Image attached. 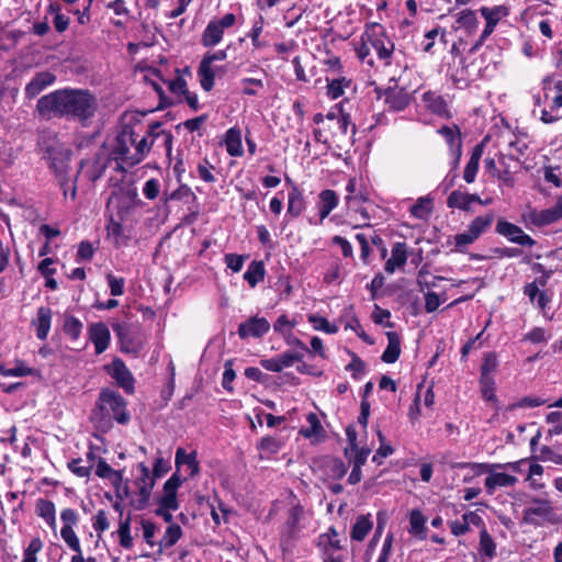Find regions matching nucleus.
Instances as JSON below:
<instances>
[{
    "label": "nucleus",
    "instance_id": "obj_1",
    "mask_svg": "<svg viewBox=\"0 0 562 562\" xmlns=\"http://www.w3.org/2000/svg\"><path fill=\"white\" fill-rule=\"evenodd\" d=\"M36 110L45 119L67 117L86 125L95 115L98 101L88 90L66 88L42 97Z\"/></svg>",
    "mask_w": 562,
    "mask_h": 562
},
{
    "label": "nucleus",
    "instance_id": "obj_2",
    "mask_svg": "<svg viewBox=\"0 0 562 562\" xmlns=\"http://www.w3.org/2000/svg\"><path fill=\"white\" fill-rule=\"evenodd\" d=\"M154 130L155 127L148 132L147 136L138 139L132 127L124 126L115 139L111 153L113 159L130 167L139 164L150 149L153 140L148 142V138L154 134Z\"/></svg>",
    "mask_w": 562,
    "mask_h": 562
},
{
    "label": "nucleus",
    "instance_id": "obj_3",
    "mask_svg": "<svg viewBox=\"0 0 562 562\" xmlns=\"http://www.w3.org/2000/svg\"><path fill=\"white\" fill-rule=\"evenodd\" d=\"M91 419L97 423L99 427H109L111 419L122 425L127 424L130 414L126 409L125 400L113 390H102L95 409L91 414Z\"/></svg>",
    "mask_w": 562,
    "mask_h": 562
},
{
    "label": "nucleus",
    "instance_id": "obj_4",
    "mask_svg": "<svg viewBox=\"0 0 562 562\" xmlns=\"http://www.w3.org/2000/svg\"><path fill=\"white\" fill-rule=\"evenodd\" d=\"M561 520L548 499L535 497L522 510L521 522L533 527H543L547 524L558 525Z\"/></svg>",
    "mask_w": 562,
    "mask_h": 562
},
{
    "label": "nucleus",
    "instance_id": "obj_5",
    "mask_svg": "<svg viewBox=\"0 0 562 562\" xmlns=\"http://www.w3.org/2000/svg\"><path fill=\"white\" fill-rule=\"evenodd\" d=\"M362 40L369 43L375 50L380 60L385 65L390 64V58L394 50L393 42L386 36L384 27L379 23H371L366 26Z\"/></svg>",
    "mask_w": 562,
    "mask_h": 562
},
{
    "label": "nucleus",
    "instance_id": "obj_6",
    "mask_svg": "<svg viewBox=\"0 0 562 562\" xmlns=\"http://www.w3.org/2000/svg\"><path fill=\"white\" fill-rule=\"evenodd\" d=\"M121 350L126 353H138L144 346L145 337L138 325L120 323L113 326Z\"/></svg>",
    "mask_w": 562,
    "mask_h": 562
},
{
    "label": "nucleus",
    "instance_id": "obj_7",
    "mask_svg": "<svg viewBox=\"0 0 562 562\" xmlns=\"http://www.w3.org/2000/svg\"><path fill=\"white\" fill-rule=\"evenodd\" d=\"M479 11L482 18L485 20V26L480 37L471 46L470 53L476 52L488 38V36L495 31V27L499 21L509 15V8L504 4L494 7H481Z\"/></svg>",
    "mask_w": 562,
    "mask_h": 562
},
{
    "label": "nucleus",
    "instance_id": "obj_8",
    "mask_svg": "<svg viewBox=\"0 0 562 562\" xmlns=\"http://www.w3.org/2000/svg\"><path fill=\"white\" fill-rule=\"evenodd\" d=\"M526 225L538 227L552 224L562 218V195L558 198L553 206L544 210L531 209L522 215Z\"/></svg>",
    "mask_w": 562,
    "mask_h": 562
},
{
    "label": "nucleus",
    "instance_id": "obj_9",
    "mask_svg": "<svg viewBox=\"0 0 562 562\" xmlns=\"http://www.w3.org/2000/svg\"><path fill=\"white\" fill-rule=\"evenodd\" d=\"M235 21L236 18L233 13H227L220 20L210 21L202 34V44L205 47L217 45L223 38L224 31L232 27Z\"/></svg>",
    "mask_w": 562,
    "mask_h": 562
},
{
    "label": "nucleus",
    "instance_id": "obj_10",
    "mask_svg": "<svg viewBox=\"0 0 562 562\" xmlns=\"http://www.w3.org/2000/svg\"><path fill=\"white\" fill-rule=\"evenodd\" d=\"M482 468L485 469L487 474L484 481V486L490 495L494 494L497 487H510L516 485L518 482L516 476L498 471L504 470L502 463H495Z\"/></svg>",
    "mask_w": 562,
    "mask_h": 562
},
{
    "label": "nucleus",
    "instance_id": "obj_11",
    "mask_svg": "<svg viewBox=\"0 0 562 562\" xmlns=\"http://www.w3.org/2000/svg\"><path fill=\"white\" fill-rule=\"evenodd\" d=\"M496 232L506 237L510 243L520 246L532 247L536 241L528 234H526L518 225H515L505 220H498L496 224Z\"/></svg>",
    "mask_w": 562,
    "mask_h": 562
},
{
    "label": "nucleus",
    "instance_id": "obj_12",
    "mask_svg": "<svg viewBox=\"0 0 562 562\" xmlns=\"http://www.w3.org/2000/svg\"><path fill=\"white\" fill-rule=\"evenodd\" d=\"M186 479H181L179 474L173 473L164 484V493L158 498V507L177 510L179 502L177 499V491Z\"/></svg>",
    "mask_w": 562,
    "mask_h": 562
},
{
    "label": "nucleus",
    "instance_id": "obj_13",
    "mask_svg": "<svg viewBox=\"0 0 562 562\" xmlns=\"http://www.w3.org/2000/svg\"><path fill=\"white\" fill-rule=\"evenodd\" d=\"M137 469L139 475L135 480V485L138 488L140 507H144L150 498L156 479L150 474V470L145 463H139Z\"/></svg>",
    "mask_w": 562,
    "mask_h": 562
},
{
    "label": "nucleus",
    "instance_id": "obj_14",
    "mask_svg": "<svg viewBox=\"0 0 562 562\" xmlns=\"http://www.w3.org/2000/svg\"><path fill=\"white\" fill-rule=\"evenodd\" d=\"M270 329V323L265 317H250L238 327V335L241 339L260 338Z\"/></svg>",
    "mask_w": 562,
    "mask_h": 562
},
{
    "label": "nucleus",
    "instance_id": "obj_15",
    "mask_svg": "<svg viewBox=\"0 0 562 562\" xmlns=\"http://www.w3.org/2000/svg\"><path fill=\"white\" fill-rule=\"evenodd\" d=\"M303 355L293 351H284L273 358L262 359L260 364L263 369L271 372H281L283 369L291 368L295 362L301 361Z\"/></svg>",
    "mask_w": 562,
    "mask_h": 562
},
{
    "label": "nucleus",
    "instance_id": "obj_16",
    "mask_svg": "<svg viewBox=\"0 0 562 562\" xmlns=\"http://www.w3.org/2000/svg\"><path fill=\"white\" fill-rule=\"evenodd\" d=\"M108 372L125 392H134V378L121 359H114L108 366Z\"/></svg>",
    "mask_w": 562,
    "mask_h": 562
},
{
    "label": "nucleus",
    "instance_id": "obj_17",
    "mask_svg": "<svg viewBox=\"0 0 562 562\" xmlns=\"http://www.w3.org/2000/svg\"><path fill=\"white\" fill-rule=\"evenodd\" d=\"M379 98L383 99L389 110L395 112L405 110L411 103L409 93L402 88H389Z\"/></svg>",
    "mask_w": 562,
    "mask_h": 562
},
{
    "label": "nucleus",
    "instance_id": "obj_18",
    "mask_svg": "<svg viewBox=\"0 0 562 562\" xmlns=\"http://www.w3.org/2000/svg\"><path fill=\"white\" fill-rule=\"evenodd\" d=\"M44 158L47 160L49 167L55 171L58 178L67 176L66 172L69 161L68 150L59 146H53L46 149Z\"/></svg>",
    "mask_w": 562,
    "mask_h": 562
},
{
    "label": "nucleus",
    "instance_id": "obj_19",
    "mask_svg": "<svg viewBox=\"0 0 562 562\" xmlns=\"http://www.w3.org/2000/svg\"><path fill=\"white\" fill-rule=\"evenodd\" d=\"M44 158L47 160L49 167L55 171L58 178L67 176L66 172L69 161L68 150L59 146H53L46 149Z\"/></svg>",
    "mask_w": 562,
    "mask_h": 562
},
{
    "label": "nucleus",
    "instance_id": "obj_20",
    "mask_svg": "<svg viewBox=\"0 0 562 562\" xmlns=\"http://www.w3.org/2000/svg\"><path fill=\"white\" fill-rule=\"evenodd\" d=\"M175 465L177 469L175 473L179 474L184 468L189 477L195 476L200 471L196 451L187 452L184 448H178L175 457Z\"/></svg>",
    "mask_w": 562,
    "mask_h": 562
},
{
    "label": "nucleus",
    "instance_id": "obj_21",
    "mask_svg": "<svg viewBox=\"0 0 562 562\" xmlns=\"http://www.w3.org/2000/svg\"><path fill=\"white\" fill-rule=\"evenodd\" d=\"M89 338L94 345L95 353L100 355L106 350L111 335L108 326L101 322L89 326Z\"/></svg>",
    "mask_w": 562,
    "mask_h": 562
},
{
    "label": "nucleus",
    "instance_id": "obj_22",
    "mask_svg": "<svg viewBox=\"0 0 562 562\" xmlns=\"http://www.w3.org/2000/svg\"><path fill=\"white\" fill-rule=\"evenodd\" d=\"M224 74L225 69L223 67H217L214 63L202 58L200 66L198 68V78L201 87L205 91H211L214 87V79L217 74Z\"/></svg>",
    "mask_w": 562,
    "mask_h": 562
},
{
    "label": "nucleus",
    "instance_id": "obj_23",
    "mask_svg": "<svg viewBox=\"0 0 562 562\" xmlns=\"http://www.w3.org/2000/svg\"><path fill=\"white\" fill-rule=\"evenodd\" d=\"M456 25L454 30H463L468 35L476 33L479 26V19L476 12L471 9H463L452 14Z\"/></svg>",
    "mask_w": 562,
    "mask_h": 562
},
{
    "label": "nucleus",
    "instance_id": "obj_24",
    "mask_svg": "<svg viewBox=\"0 0 562 562\" xmlns=\"http://www.w3.org/2000/svg\"><path fill=\"white\" fill-rule=\"evenodd\" d=\"M56 80V76L49 71L36 74L25 87V94L32 99L38 95L45 88L52 86Z\"/></svg>",
    "mask_w": 562,
    "mask_h": 562
},
{
    "label": "nucleus",
    "instance_id": "obj_25",
    "mask_svg": "<svg viewBox=\"0 0 562 562\" xmlns=\"http://www.w3.org/2000/svg\"><path fill=\"white\" fill-rule=\"evenodd\" d=\"M408 258L407 246L405 243H395L391 250V257L385 262V271L390 274L405 266Z\"/></svg>",
    "mask_w": 562,
    "mask_h": 562
},
{
    "label": "nucleus",
    "instance_id": "obj_26",
    "mask_svg": "<svg viewBox=\"0 0 562 562\" xmlns=\"http://www.w3.org/2000/svg\"><path fill=\"white\" fill-rule=\"evenodd\" d=\"M484 521L476 512H468L462 518L450 522V530L454 536H462L470 531L471 526L482 527Z\"/></svg>",
    "mask_w": 562,
    "mask_h": 562
},
{
    "label": "nucleus",
    "instance_id": "obj_27",
    "mask_svg": "<svg viewBox=\"0 0 562 562\" xmlns=\"http://www.w3.org/2000/svg\"><path fill=\"white\" fill-rule=\"evenodd\" d=\"M223 144L226 151L232 157L244 155L241 130L237 126L228 128L224 135Z\"/></svg>",
    "mask_w": 562,
    "mask_h": 562
},
{
    "label": "nucleus",
    "instance_id": "obj_28",
    "mask_svg": "<svg viewBox=\"0 0 562 562\" xmlns=\"http://www.w3.org/2000/svg\"><path fill=\"white\" fill-rule=\"evenodd\" d=\"M53 312L47 306L37 308L36 317L32 321V326L35 327L36 337L45 340L49 334L52 325Z\"/></svg>",
    "mask_w": 562,
    "mask_h": 562
},
{
    "label": "nucleus",
    "instance_id": "obj_29",
    "mask_svg": "<svg viewBox=\"0 0 562 562\" xmlns=\"http://www.w3.org/2000/svg\"><path fill=\"white\" fill-rule=\"evenodd\" d=\"M307 427L302 428L300 434L312 442H321L325 438V431L316 414L310 413L306 416Z\"/></svg>",
    "mask_w": 562,
    "mask_h": 562
},
{
    "label": "nucleus",
    "instance_id": "obj_30",
    "mask_svg": "<svg viewBox=\"0 0 562 562\" xmlns=\"http://www.w3.org/2000/svg\"><path fill=\"white\" fill-rule=\"evenodd\" d=\"M338 205V196L334 190H323L318 195L317 209L319 220L323 222Z\"/></svg>",
    "mask_w": 562,
    "mask_h": 562
},
{
    "label": "nucleus",
    "instance_id": "obj_31",
    "mask_svg": "<svg viewBox=\"0 0 562 562\" xmlns=\"http://www.w3.org/2000/svg\"><path fill=\"white\" fill-rule=\"evenodd\" d=\"M434 211V198L430 195L420 196L409 207L413 217L427 221Z\"/></svg>",
    "mask_w": 562,
    "mask_h": 562
},
{
    "label": "nucleus",
    "instance_id": "obj_32",
    "mask_svg": "<svg viewBox=\"0 0 562 562\" xmlns=\"http://www.w3.org/2000/svg\"><path fill=\"white\" fill-rule=\"evenodd\" d=\"M484 168L485 172L499 180L501 186H505L508 188H512L514 186L515 181L512 172L507 168L501 170L493 158H486L484 160Z\"/></svg>",
    "mask_w": 562,
    "mask_h": 562
},
{
    "label": "nucleus",
    "instance_id": "obj_33",
    "mask_svg": "<svg viewBox=\"0 0 562 562\" xmlns=\"http://www.w3.org/2000/svg\"><path fill=\"white\" fill-rule=\"evenodd\" d=\"M387 346L382 353V360L385 363H394L401 355V338L395 331H387Z\"/></svg>",
    "mask_w": 562,
    "mask_h": 562
},
{
    "label": "nucleus",
    "instance_id": "obj_34",
    "mask_svg": "<svg viewBox=\"0 0 562 562\" xmlns=\"http://www.w3.org/2000/svg\"><path fill=\"white\" fill-rule=\"evenodd\" d=\"M422 101L426 109L434 114L445 116L448 114L447 103L441 95L427 91L423 94Z\"/></svg>",
    "mask_w": 562,
    "mask_h": 562
},
{
    "label": "nucleus",
    "instance_id": "obj_35",
    "mask_svg": "<svg viewBox=\"0 0 562 562\" xmlns=\"http://www.w3.org/2000/svg\"><path fill=\"white\" fill-rule=\"evenodd\" d=\"M438 133L445 138L450 151L462 149L461 133L457 125H445Z\"/></svg>",
    "mask_w": 562,
    "mask_h": 562
},
{
    "label": "nucleus",
    "instance_id": "obj_36",
    "mask_svg": "<svg viewBox=\"0 0 562 562\" xmlns=\"http://www.w3.org/2000/svg\"><path fill=\"white\" fill-rule=\"evenodd\" d=\"M182 537V529L178 524H170L162 538L158 541V549L162 552L165 549L173 547Z\"/></svg>",
    "mask_w": 562,
    "mask_h": 562
},
{
    "label": "nucleus",
    "instance_id": "obj_37",
    "mask_svg": "<svg viewBox=\"0 0 562 562\" xmlns=\"http://www.w3.org/2000/svg\"><path fill=\"white\" fill-rule=\"evenodd\" d=\"M36 513L50 528L56 529V509L52 501L38 499L36 503Z\"/></svg>",
    "mask_w": 562,
    "mask_h": 562
},
{
    "label": "nucleus",
    "instance_id": "obj_38",
    "mask_svg": "<svg viewBox=\"0 0 562 562\" xmlns=\"http://www.w3.org/2000/svg\"><path fill=\"white\" fill-rule=\"evenodd\" d=\"M304 209L305 202L303 193L297 187L294 186L289 192L288 213L293 217H297L301 215Z\"/></svg>",
    "mask_w": 562,
    "mask_h": 562
},
{
    "label": "nucleus",
    "instance_id": "obj_39",
    "mask_svg": "<svg viewBox=\"0 0 562 562\" xmlns=\"http://www.w3.org/2000/svg\"><path fill=\"white\" fill-rule=\"evenodd\" d=\"M373 524L369 516L361 515L357 518L351 529V539L355 541H362L371 531Z\"/></svg>",
    "mask_w": 562,
    "mask_h": 562
},
{
    "label": "nucleus",
    "instance_id": "obj_40",
    "mask_svg": "<svg viewBox=\"0 0 562 562\" xmlns=\"http://www.w3.org/2000/svg\"><path fill=\"white\" fill-rule=\"evenodd\" d=\"M318 546L323 549V552L338 551L340 549V541L338 533L335 528H329L327 532L322 533L318 537Z\"/></svg>",
    "mask_w": 562,
    "mask_h": 562
},
{
    "label": "nucleus",
    "instance_id": "obj_41",
    "mask_svg": "<svg viewBox=\"0 0 562 562\" xmlns=\"http://www.w3.org/2000/svg\"><path fill=\"white\" fill-rule=\"evenodd\" d=\"M326 81H327V95L331 100H336V99L340 98L344 94L345 89L348 88L351 82L350 80H348L345 77L333 78V79L326 78Z\"/></svg>",
    "mask_w": 562,
    "mask_h": 562
},
{
    "label": "nucleus",
    "instance_id": "obj_42",
    "mask_svg": "<svg viewBox=\"0 0 562 562\" xmlns=\"http://www.w3.org/2000/svg\"><path fill=\"white\" fill-rule=\"evenodd\" d=\"M426 519L422 512L414 509L409 515V533L418 537L419 539H425L426 537V528H425Z\"/></svg>",
    "mask_w": 562,
    "mask_h": 562
},
{
    "label": "nucleus",
    "instance_id": "obj_43",
    "mask_svg": "<svg viewBox=\"0 0 562 562\" xmlns=\"http://www.w3.org/2000/svg\"><path fill=\"white\" fill-rule=\"evenodd\" d=\"M265 278V267L261 261H252L246 272L244 273V279L248 282L250 286H256L260 281Z\"/></svg>",
    "mask_w": 562,
    "mask_h": 562
},
{
    "label": "nucleus",
    "instance_id": "obj_44",
    "mask_svg": "<svg viewBox=\"0 0 562 562\" xmlns=\"http://www.w3.org/2000/svg\"><path fill=\"white\" fill-rule=\"evenodd\" d=\"M480 553L488 559H493L496 555V543L487 532L485 526H482L480 532Z\"/></svg>",
    "mask_w": 562,
    "mask_h": 562
},
{
    "label": "nucleus",
    "instance_id": "obj_45",
    "mask_svg": "<svg viewBox=\"0 0 562 562\" xmlns=\"http://www.w3.org/2000/svg\"><path fill=\"white\" fill-rule=\"evenodd\" d=\"M47 12L54 14V26L57 32L63 33L69 26V18L60 12V5L57 3H50L47 8Z\"/></svg>",
    "mask_w": 562,
    "mask_h": 562
},
{
    "label": "nucleus",
    "instance_id": "obj_46",
    "mask_svg": "<svg viewBox=\"0 0 562 562\" xmlns=\"http://www.w3.org/2000/svg\"><path fill=\"white\" fill-rule=\"evenodd\" d=\"M108 237L111 238L115 246H122L126 241V237L123 234V226L120 222L113 217L109 220L106 225Z\"/></svg>",
    "mask_w": 562,
    "mask_h": 562
},
{
    "label": "nucleus",
    "instance_id": "obj_47",
    "mask_svg": "<svg viewBox=\"0 0 562 562\" xmlns=\"http://www.w3.org/2000/svg\"><path fill=\"white\" fill-rule=\"evenodd\" d=\"M307 319L315 330L324 331L326 334H336L338 331V327L330 324L328 319L323 316L310 314Z\"/></svg>",
    "mask_w": 562,
    "mask_h": 562
},
{
    "label": "nucleus",
    "instance_id": "obj_48",
    "mask_svg": "<svg viewBox=\"0 0 562 562\" xmlns=\"http://www.w3.org/2000/svg\"><path fill=\"white\" fill-rule=\"evenodd\" d=\"M282 448V442L274 437H265L260 440L258 449L266 457L276 454Z\"/></svg>",
    "mask_w": 562,
    "mask_h": 562
},
{
    "label": "nucleus",
    "instance_id": "obj_49",
    "mask_svg": "<svg viewBox=\"0 0 562 562\" xmlns=\"http://www.w3.org/2000/svg\"><path fill=\"white\" fill-rule=\"evenodd\" d=\"M469 199V193L453 191L448 196L447 203L449 207L468 211L471 206Z\"/></svg>",
    "mask_w": 562,
    "mask_h": 562
},
{
    "label": "nucleus",
    "instance_id": "obj_50",
    "mask_svg": "<svg viewBox=\"0 0 562 562\" xmlns=\"http://www.w3.org/2000/svg\"><path fill=\"white\" fill-rule=\"evenodd\" d=\"M492 222L493 215L477 216L471 222L468 229L477 239L480 235L483 234L486 231V228L492 224Z\"/></svg>",
    "mask_w": 562,
    "mask_h": 562
},
{
    "label": "nucleus",
    "instance_id": "obj_51",
    "mask_svg": "<svg viewBox=\"0 0 562 562\" xmlns=\"http://www.w3.org/2000/svg\"><path fill=\"white\" fill-rule=\"evenodd\" d=\"M140 525H142L143 538H144L145 542L151 548L158 547V541L155 540V536H156V531H157V526L155 525V522L147 520V519H143L140 521Z\"/></svg>",
    "mask_w": 562,
    "mask_h": 562
},
{
    "label": "nucleus",
    "instance_id": "obj_52",
    "mask_svg": "<svg viewBox=\"0 0 562 562\" xmlns=\"http://www.w3.org/2000/svg\"><path fill=\"white\" fill-rule=\"evenodd\" d=\"M480 385L482 397L487 402L496 403L494 378H481Z\"/></svg>",
    "mask_w": 562,
    "mask_h": 562
},
{
    "label": "nucleus",
    "instance_id": "obj_53",
    "mask_svg": "<svg viewBox=\"0 0 562 562\" xmlns=\"http://www.w3.org/2000/svg\"><path fill=\"white\" fill-rule=\"evenodd\" d=\"M437 36H440L441 42H446V31L443 29L435 27L425 34V38L422 43L424 52L428 53L431 50Z\"/></svg>",
    "mask_w": 562,
    "mask_h": 562
},
{
    "label": "nucleus",
    "instance_id": "obj_54",
    "mask_svg": "<svg viewBox=\"0 0 562 562\" xmlns=\"http://www.w3.org/2000/svg\"><path fill=\"white\" fill-rule=\"evenodd\" d=\"M82 323L75 316H68L65 319L64 330L72 339H77L82 330Z\"/></svg>",
    "mask_w": 562,
    "mask_h": 562
},
{
    "label": "nucleus",
    "instance_id": "obj_55",
    "mask_svg": "<svg viewBox=\"0 0 562 562\" xmlns=\"http://www.w3.org/2000/svg\"><path fill=\"white\" fill-rule=\"evenodd\" d=\"M95 474L99 477L102 479H110V480H121L122 475L119 471L113 470L103 459H100L97 469Z\"/></svg>",
    "mask_w": 562,
    "mask_h": 562
},
{
    "label": "nucleus",
    "instance_id": "obj_56",
    "mask_svg": "<svg viewBox=\"0 0 562 562\" xmlns=\"http://www.w3.org/2000/svg\"><path fill=\"white\" fill-rule=\"evenodd\" d=\"M527 148L528 146L525 140L514 136V138L508 142V156L514 159H518L525 154Z\"/></svg>",
    "mask_w": 562,
    "mask_h": 562
},
{
    "label": "nucleus",
    "instance_id": "obj_57",
    "mask_svg": "<svg viewBox=\"0 0 562 562\" xmlns=\"http://www.w3.org/2000/svg\"><path fill=\"white\" fill-rule=\"evenodd\" d=\"M497 368V358L496 355L491 352L484 357L483 363L481 366V378H493V372Z\"/></svg>",
    "mask_w": 562,
    "mask_h": 562
},
{
    "label": "nucleus",
    "instance_id": "obj_58",
    "mask_svg": "<svg viewBox=\"0 0 562 562\" xmlns=\"http://www.w3.org/2000/svg\"><path fill=\"white\" fill-rule=\"evenodd\" d=\"M265 20L262 15H259L258 20L252 24L251 31L249 33V37L251 38L252 45L255 48H261L266 46V43L259 40L260 34L263 30Z\"/></svg>",
    "mask_w": 562,
    "mask_h": 562
},
{
    "label": "nucleus",
    "instance_id": "obj_59",
    "mask_svg": "<svg viewBox=\"0 0 562 562\" xmlns=\"http://www.w3.org/2000/svg\"><path fill=\"white\" fill-rule=\"evenodd\" d=\"M61 539L65 543L75 552H79L80 541L74 530V528H61L60 530Z\"/></svg>",
    "mask_w": 562,
    "mask_h": 562
},
{
    "label": "nucleus",
    "instance_id": "obj_60",
    "mask_svg": "<svg viewBox=\"0 0 562 562\" xmlns=\"http://www.w3.org/2000/svg\"><path fill=\"white\" fill-rule=\"evenodd\" d=\"M364 362L356 353H352L351 362L346 367V370L351 373L353 379L360 380L364 374Z\"/></svg>",
    "mask_w": 562,
    "mask_h": 562
},
{
    "label": "nucleus",
    "instance_id": "obj_61",
    "mask_svg": "<svg viewBox=\"0 0 562 562\" xmlns=\"http://www.w3.org/2000/svg\"><path fill=\"white\" fill-rule=\"evenodd\" d=\"M295 326H296L295 321H291L285 314H282L277 318V321L273 325V329L281 335H286V334L291 333V330Z\"/></svg>",
    "mask_w": 562,
    "mask_h": 562
},
{
    "label": "nucleus",
    "instance_id": "obj_62",
    "mask_svg": "<svg viewBox=\"0 0 562 562\" xmlns=\"http://www.w3.org/2000/svg\"><path fill=\"white\" fill-rule=\"evenodd\" d=\"M92 527L101 536L102 532L109 529L110 522L105 510L100 509L92 518Z\"/></svg>",
    "mask_w": 562,
    "mask_h": 562
},
{
    "label": "nucleus",
    "instance_id": "obj_63",
    "mask_svg": "<svg viewBox=\"0 0 562 562\" xmlns=\"http://www.w3.org/2000/svg\"><path fill=\"white\" fill-rule=\"evenodd\" d=\"M110 293L112 296H120L124 293L125 280L123 278H116L112 273L106 274Z\"/></svg>",
    "mask_w": 562,
    "mask_h": 562
},
{
    "label": "nucleus",
    "instance_id": "obj_64",
    "mask_svg": "<svg viewBox=\"0 0 562 562\" xmlns=\"http://www.w3.org/2000/svg\"><path fill=\"white\" fill-rule=\"evenodd\" d=\"M539 459L543 462L550 461L554 464L562 465V454L555 452L552 448L548 446H543L540 449Z\"/></svg>",
    "mask_w": 562,
    "mask_h": 562
}]
</instances>
